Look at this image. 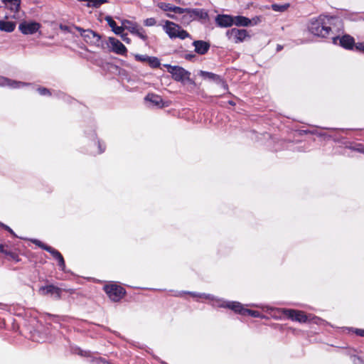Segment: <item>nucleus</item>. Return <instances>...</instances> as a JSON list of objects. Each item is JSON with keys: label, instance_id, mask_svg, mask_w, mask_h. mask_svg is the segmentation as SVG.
I'll use <instances>...</instances> for the list:
<instances>
[{"label": "nucleus", "instance_id": "obj_1", "mask_svg": "<svg viewBox=\"0 0 364 364\" xmlns=\"http://www.w3.org/2000/svg\"><path fill=\"white\" fill-rule=\"evenodd\" d=\"M339 22L336 17L320 15L309 21L308 29L314 36L326 38L333 33Z\"/></svg>", "mask_w": 364, "mask_h": 364}, {"label": "nucleus", "instance_id": "obj_2", "mask_svg": "<svg viewBox=\"0 0 364 364\" xmlns=\"http://www.w3.org/2000/svg\"><path fill=\"white\" fill-rule=\"evenodd\" d=\"M189 294L193 297H198L200 299H205L210 300L213 306H214L228 308L234 311L235 313H238L243 316L248 314L255 318L262 317V315L259 311L245 309L244 306L238 301H225L221 299L215 298V296L210 294H197L193 292H190Z\"/></svg>", "mask_w": 364, "mask_h": 364}, {"label": "nucleus", "instance_id": "obj_3", "mask_svg": "<svg viewBox=\"0 0 364 364\" xmlns=\"http://www.w3.org/2000/svg\"><path fill=\"white\" fill-rule=\"evenodd\" d=\"M162 28L164 31L171 39L179 38L183 40L187 38H191L190 34L186 31L173 21L168 20L164 21Z\"/></svg>", "mask_w": 364, "mask_h": 364}, {"label": "nucleus", "instance_id": "obj_4", "mask_svg": "<svg viewBox=\"0 0 364 364\" xmlns=\"http://www.w3.org/2000/svg\"><path fill=\"white\" fill-rule=\"evenodd\" d=\"M229 41L235 43H240L250 38L248 31L245 29L231 28L226 31Z\"/></svg>", "mask_w": 364, "mask_h": 364}, {"label": "nucleus", "instance_id": "obj_5", "mask_svg": "<svg viewBox=\"0 0 364 364\" xmlns=\"http://www.w3.org/2000/svg\"><path fill=\"white\" fill-rule=\"evenodd\" d=\"M104 289L109 299L113 301H119L126 293L123 287L115 284L105 285Z\"/></svg>", "mask_w": 364, "mask_h": 364}, {"label": "nucleus", "instance_id": "obj_6", "mask_svg": "<svg viewBox=\"0 0 364 364\" xmlns=\"http://www.w3.org/2000/svg\"><path fill=\"white\" fill-rule=\"evenodd\" d=\"M164 67L167 68L168 72L172 75V77L178 82H183L189 78L190 73L179 66H172L168 64H164Z\"/></svg>", "mask_w": 364, "mask_h": 364}, {"label": "nucleus", "instance_id": "obj_7", "mask_svg": "<svg viewBox=\"0 0 364 364\" xmlns=\"http://www.w3.org/2000/svg\"><path fill=\"white\" fill-rule=\"evenodd\" d=\"M157 6L161 11L166 12L167 17L175 20L177 19L175 14H178L179 12H181V7L174 6L169 3L159 2L157 4Z\"/></svg>", "mask_w": 364, "mask_h": 364}, {"label": "nucleus", "instance_id": "obj_8", "mask_svg": "<svg viewBox=\"0 0 364 364\" xmlns=\"http://www.w3.org/2000/svg\"><path fill=\"white\" fill-rule=\"evenodd\" d=\"M261 21L259 17H255L252 19H250L243 16H233V25L236 26H252L257 25Z\"/></svg>", "mask_w": 364, "mask_h": 364}, {"label": "nucleus", "instance_id": "obj_9", "mask_svg": "<svg viewBox=\"0 0 364 364\" xmlns=\"http://www.w3.org/2000/svg\"><path fill=\"white\" fill-rule=\"evenodd\" d=\"M40 27L41 26L36 21H28L21 22L18 26V28L21 32L25 35H31L35 33L38 31Z\"/></svg>", "mask_w": 364, "mask_h": 364}, {"label": "nucleus", "instance_id": "obj_10", "mask_svg": "<svg viewBox=\"0 0 364 364\" xmlns=\"http://www.w3.org/2000/svg\"><path fill=\"white\" fill-rule=\"evenodd\" d=\"M282 311L285 316L293 321L304 323L309 320V317L304 314V312L301 311L284 309Z\"/></svg>", "mask_w": 364, "mask_h": 364}, {"label": "nucleus", "instance_id": "obj_11", "mask_svg": "<svg viewBox=\"0 0 364 364\" xmlns=\"http://www.w3.org/2000/svg\"><path fill=\"white\" fill-rule=\"evenodd\" d=\"M75 29L80 32L83 39L89 43H96L100 40V36L92 30H85L80 27H75Z\"/></svg>", "mask_w": 364, "mask_h": 364}, {"label": "nucleus", "instance_id": "obj_12", "mask_svg": "<svg viewBox=\"0 0 364 364\" xmlns=\"http://www.w3.org/2000/svg\"><path fill=\"white\" fill-rule=\"evenodd\" d=\"M108 43L111 50L118 55H126L127 52V48L118 39L109 37L108 38Z\"/></svg>", "mask_w": 364, "mask_h": 364}, {"label": "nucleus", "instance_id": "obj_13", "mask_svg": "<svg viewBox=\"0 0 364 364\" xmlns=\"http://www.w3.org/2000/svg\"><path fill=\"white\" fill-rule=\"evenodd\" d=\"M332 40L335 45H340L346 49H352L354 46V38L349 35L333 37Z\"/></svg>", "mask_w": 364, "mask_h": 364}, {"label": "nucleus", "instance_id": "obj_14", "mask_svg": "<svg viewBox=\"0 0 364 364\" xmlns=\"http://www.w3.org/2000/svg\"><path fill=\"white\" fill-rule=\"evenodd\" d=\"M145 100L158 108L168 107L170 105L169 102H164L161 96L154 93L148 94L145 97Z\"/></svg>", "mask_w": 364, "mask_h": 364}, {"label": "nucleus", "instance_id": "obj_15", "mask_svg": "<svg viewBox=\"0 0 364 364\" xmlns=\"http://www.w3.org/2000/svg\"><path fill=\"white\" fill-rule=\"evenodd\" d=\"M215 22L220 27H230L233 25V16L219 14L215 18Z\"/></svg>", "mask_w": 364, "mask_h": 364}, {"label": "nucleus", "instance_id": "obj_16", "mask_svg": "<svg viewBox=\"0 0 364 364\" xmlns=\"http://www.w3.org/2000/svg\"><path fill=\"white\" fill-rule=\"evenodd\" d=\"M28 85V84L21 81L12 80L4 77H0V86L2 87H9L11 88H21Z\"/></svg>", "mask_w": 364, "mask_h": 364}, {"label": "nucleus", "instance_id": "obj_17", "mask_svg": "<svg viewBox=\"0 0 364 364\" xmlns=\"http://www.w3.org/2000/svg\"><path fill=\"white\" fill-rule=\"evenodd\" d=\"M195 51L200 55H204L210 48V44L203 41H195L193 43Z\"/></svg>", "mask_w": 364, "mask_h": 364}, {"label": "nucleus", "instance_id": "obj_18", "mask_svg": "<svg viewBox=\"0 0 364 364\" xmlns=\"http://www.w3.org/2000/svg\"><path fill=\"white\" fill-rule=\"evenodd\" d=\"M39 292L43 295L48 294H55L56 296L59 298L60 296L61 290L58 287H56L53 285H48L41 287L39 289Z\"/></svg>", "mask_w": 364, "mask_h": 364}, {"label": "nucleus", "instance_id": "obj_19", "mask_svg": "<svg viewBox=\"0 0 364 364\" xmlns=\"http://www.w3.org/2000/svg\"><path fill=\"white\" fill-rule=\"evenodd\" d=\"M190 12L192 14L194 21L206 20L208 18V13L202 9H191Z\"/></svg>", "mask_w": 364, "mask_h": 364}, {"label": "nucleus", "instance_id": "obj_20", "mask_svg": "<svg viewBox=\"0 0 364 364\" xmlns=\"http://www.w3.org/2000/svg\"><path fill=\"white\" fill-rule=\"evenodd\" d=\"M191 8H181V12H179L178 14H182V17L181 18V23L183 24H189L191 22L193 21V17L192 14L190 12Z\"/></svg>", "mask_w": 364, "mask_h": 364}, {"label": "nucleus", "instance_id": "obj_21", "mask_svg": "<svg viewBox=\"0 0 364 364\" xmlns=\"http://www.w3.org/2000/svg\"><path fill=\"white\" fill-rule=\"evenodd\" d=\"M1 2L15 14L18 13L20 9L21 0H1Z\"/></svg>", "mask_w": 364, "mask_h": 364}, {"label": "nucleus", "instance_id": "obj_22", "mask_svg": "<svg viewBox=\"0 0 364 364\" xmlns=\"http://www.w3.org/2000/svg\"><path fill=\"white\" fill-rule=\"evenodd\" d=\"M200 76H202L204 79L213 80L217 82L218 83H221L224 88H226V85L225 82L220 79L219 75H217L213 73L206 72V71H200Z\"/></svg>", "mask_w": 364, "mask_h": 364}, {"label": "nucleus", "instance_id": "obj_23", "mask_svg": "<svg viewBox=\"0 0 364 364\" xmlns=\"http://www.w3.org/2000/svg\"><path fill=\"white\" fill-rule=\"evenodd\" d=\"M48 249L49 250V252L52 255V256L55 259H57L58 265L60 266L61 269L63 271H64L65 268V261H64V259H63V257L62 256V255L58 250H55L53 247L48 248Z\"/></svg>", "mask_w": 364, "mask_h": 364}, {"label": "nucleus", "instance_id": "obj_24", "mask_svg": "<svg viewBox=\"0 0 364 364\" xmlns=\"http://www.w3.org/2000/svg\"><path fill=\"white\" fill-rule=\"evenodd\" d=\"M16 27V23L12 21L0 20V30L5 32H12Z\"/></svg>", "mask_w": 364, "mask_h": 364}, {"label": "nucleus", "instance_id": "obj_25", "mask_svg": "<svg viewBox=\"0 0 364 364\" xmlns=\"http://www.w3.org/2000/svg\"><path fill=\"white\" fill-rule=\"evenodd\" d=\"M121 22L124 29L129 30L132 33L135 31V28L138 26L136 23H133L127 19H122Z\"/></svg>", "mask_w": 364, "mask_h": 364}, {"label": "nucleus", "instance_id": "obj_26", "mask_svg": "<svg viewBox=\"0 0 364 364\" xmlns=\"http://www.w3.org/2000/svg\"><path fill=\"white\" fill-rule=\"evenodd\" d=\"M107 2H108L107 0H89L88 4H87V6L88 7L98 8L101 5Z\"/></svg>", "mask_w": 364, "mask_h": 364}, {"label": "nucleus", "instance_id": "obj_27", "mask_svg": "<svg viewBox=\"0 0 364 364\" xmlns=\"http://www.w3.org/2000/svg\"><path fill=\"white\" fill-rule=\"evenodd\" d=\"M271 7H272V10L274 11L284 12V11H285L289 7V4H284V5H279V4H273L271 6Z\"/></svg>", "mask_w": 364, "mask_h": 364}, {"label": "nucleus", "instance_id": "obj_28", "mask_svg": "<svg viewBox=\"0 0 364 364\" xmlns=\"http://www.w3.org/2000/svg\"><path fill=\"white\" fill-rule=\"evenodd\" d=\"M147 63L153 68H158L161 65L159 60L154 56H149Z\"/></svg>", "mask_w": 364, "mask_h": 364}, {"label": "nucleus", "instance_id": "obj_29", "mask_svg": "<svg viewBox=\"0 0 364 364\" xmlns=\"http://www.w3.org/2000/svg\"><path fill=\"white\" fill-rule=\"evenodd\" d=\"M132 33L136 35L142 40H146L147 38L143 28H140L139 26L135 28V31H134Z\"/></svg>", "mask_w": 364, "mask_h": 364}, {"label": "nucleus", "instance_id": "obj_30", "mask_svg": "<svg viewBox=\"0 0 364 364\" xmlns=\"http://www.w3.org/2000/svg\"><path fill=\"white\" fill-rule=\"evenodd\" d=\"M134 58L136 61L142 62V63H146L148 62V60L149 58V56L147 55H139V54H134Z\"/></svg>", "mask_w": 364, "mask_h": 364}, {"label": "nucleus", "instance_id": "obj_31", "mask_svg": "<svg viewBox=\"0 0 364 364\" xmlns=\"http://www.w3.org/2000/svg\"><path fill=\"white\" fill-rule=\"evenodd\" d=\"M105 20L107 21L109 27L112 28V31L117 26L116 22L113 20V18L111 16H105Z\"/></svg>", "mask_w": 364, "mask_h": 364}, {"label": "nucleus", "instance_id": "obj_32", "mask_svg": "<svg viewBox=\"0 0 364 364\" xmlns=\"http://www.w3.org/2000/svg\"><path fill=\"white\" fill-rule=\"evenodd\" d=\"M32 242L35 245H38V247H41L42 249L46 250V251H48V252H49V250L48 248H52L51 247L45 245L44 243H43L42 242H41L38 240H32Z\"/></svg>", "mask_w": 364, "mask_h": 364}, {"label": "nucleus", "instance_id": "obj_33", "mask_svg": "<svg viewBox=\"0 0 364 364\" xmlns=\"http://www.w3.org/2000/svg\"><path fill=\"white\" fill-rule=\"evenodd\" d=\"M156 21L154 18H146V20H144V24L146 26H153L156 25Z\"/></svg>", "mask_w": 364, "mask_h": 364}, {"label": "nucleus", "instance_id": "obj_34", "mask_svg": "<svg viewBox=\"0 0 364 364\" xmlns=\"http://www.w3.org/2000/svg\"><path fill=\"white\" fill-rule=\"evenodd\" d=\"M124 31V28L122 26H116L113 30L112 31L118 35V36H121L122 33H123V31Z\"/></svg>", "mask_w": 364, "mask_h": 364}, {"label": "nucleus", "instance_id": "obj_35", "mask_svg": "<svg viewBox=\"0 0 364 364\" xmlns=\"http://www.w3.org/2000/svg\"><path fill=\"white\" fill-rule=\"evenodd\" d=\"M38 91L39 94L41 95H50V90L45 87H40L38 89Z\"/></svg>", "mask_w": 364, "mask_h": 364}, {"label": "nucleus", "instance_id": "obj_36", "mask_svg": "<svg viewBox=\"0 0 364 364\" xmlns=\"http://www.w3.org/2000/svg\"><path fill=\"white\" fill-rule=\"evenodd\" d=\"M352 361L353 364H364L363 360L358 356H353Z\"/></svg>", "mask_w": 364, "mask_h": 364}, {"label": "nucleus", "instance_id": "obj_37", "mask_svg": "<svg viewBox=\"0 0 364 364\" xmlns=\"http://www.w3.org/2000/svg\"><path fill=\"white\" fill-rule=\"evenodd\" d=\"M354 46L356 50L364 53V43H358L356 44L354 43Z\"/></svg>", "mask_w": 364, "mask_h": 364}, {"label": "nucleus", "instance_id": "obj_38", "mask_svg": "<svg viewBox=\"0 0 364 364\" xmlns=\"http://www.w3.org/2000/svg\"><path fill=\"white\" fill-rule=\"evenodd\" d=\"M0 226L4 228L7 231H9L13 235L16 236L14 232L9 226H7L6 225H4V224H3L2 223L0 222Z\"/></svg>", "mask_w": 364, "mask_h": 364}, {"label": "nucleus", "instance_id": "obj_39", "mask_svg": "<svg viewBox=\"0 0 364 364\" xmlns=\"http://www.w3.org/2000/svg\"><path fill=\"white\" fill-rule=\"evenodd\" d=\"M120 36H121L122 41H124L125 43H131V40H130V38H128L127 34L122 33Z\"/></svg>", "mask_w": 364, "mask_h": 364}, {"label": "nucleus", "instance_id": "obj_40", "mask_svg": "<svg viewBox=\"0 0 364 364\" xmlns=\"http://www.w3.org/2000/svg\"><path fill=\"white\" fill-rule=\"evenodd\" d=\"M355 333L360 336L364 337V330L363 329H355Z\"/></svg>", "mask_w": 364, "mask_h": 364}, {"label": "nucleus", "instance_id": "obj_41", "mask_svg": "<svg viewBox=\"0 0 364 364\" xmlns=\"http://www.w3.org/2000/svg\"><path fill=\"white\" fill-rule=\"evenodd\" d=\"M0 252L8 254V252L4 250V246L2 244H0Z\"/></svg>", "mask_w": 364, "mask_h": 364}, {"label": "nucleus", "instance_id": "obj_42", "mask_svg": "<svg viewBox=\"0 0 364 364\" xmlns=\"http://www.w3.org/2000/svg\"><path fill=\"white\" fill-rule=\"evenodd\" d=\"M98 145H99V149H100V153H102V151H104V150H105V147H104V148H102V144H101V143H100V142H99V144H98Z\"/></svg>", "mask_w": 364, "mask_h": 364}, {"label": "nucleus", "instance_id": "obj_43", "mask_svg": "<svg viewBox=\"0 0 364 364\" xmlns=\"http://www.w3.org/2000/svg\"><path fill=\"white\" fill-rule=\"evenodd\" d=\"M247 306H252V307H259V308H263L262 306L256 305V304H247Z\"/></svg>", "mask_w": 364, "mask_h": 364}, {"label": "nucleus", "instance_id": "obj_44", "mask_svg": "<svg viewBox=\"0 0 364 364\" xmlns=\"http://www.w3.org/2000/svg\"><path fill=\"white\" fill-rule=\"evenodd\" d=\"M193 56H194V55H190V54H189V55H186V59H191V58H193Z\"/></svg>", "mask_w": 364, "mask_h": 364}]
</instances>
